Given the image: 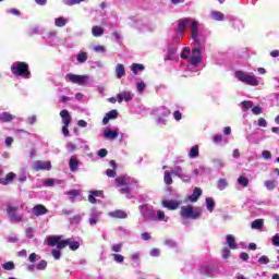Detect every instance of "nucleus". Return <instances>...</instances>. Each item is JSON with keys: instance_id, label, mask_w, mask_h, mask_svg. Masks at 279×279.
Masks as SVG:
<instances>
[{"instance_id": "nucleus-1", "label": "nucleus", "mask_w": 279, "mask_h": 279, "mask_svg": "<svg viewBox=\"0 0 279 279\" xmlns=\"http://www.w3.org/2000/svg\"><path fill=\"white\" fill-rule=\"evenodd\" d=\"M189 24L192 33V40H194L195 45H199V24H197V21H191L189 17L180 19L178 22V33L182 34L183 32H186V25Z\"/></svg>"}, {"instance_id": "nucleus-2", "label": "nucleus", "mask_w": 279, "mask_h": 279, "mask_svg": "<svg viewBox=\"0 0 279 279\" xmlns=\"http://www.w3.org/2000/svg\"><path fill=\"white\" fill-rule=\"evenodd\" d=\"M11 73L15 77H23L24 80H28L29 75H32V72L29 71V64L23 61L14 62L11 65Z\"/></svg>"}, {"instance_id": "nucleus-3", "label": "nucleus", "mask_w": 279, "mask_h": 279, "mask_svg": "<svg viewBox=\"0 0 279 279\" xmlns=\"http://www.w3.org/2000/svg\"><path fill=\"white\" fill-rule=\"evenodd\" d=\"M180 217H182V219H199V217H202V209L191 205L182 206L180 210Z\"/></svg>"}, {"instance_id": "nucleus-4", "label": "nucleus", "mask_w": 279, "mask_h": 279, "mask_svg": "<svg viewBox=\"0 0 279 279\" xmlns=\"http://www.w3.org/2000/svg\"><path fill=\"white\" fill-rule=\"evenodd\" d=\"M235 77L239 78L243 84H247L248 86H258V78L252 74H247L243 71H236Z\"/></svg>"}, {"instance_id": "nucleus-5", "label": "nucleus", "mask_w": 279, "mask_h": 279, "mask_svg": "<svg viewBox=\"0 0 279 279\" xmlns=\"http://www.w3.org/2000/svg\"><path fill=\"white\" fill-rule=\"evenodd\" d=\"M60 117L63 121L62 134L63 136H70L69 125H71L73 118L71 117V113H69V110L66 109H63L60 111Z\"/></svg>"}, {"instance_id": "nucleus-6", "label": "nucleus", "mask_w": 279, "mask_h": 279, "mask_svg": "<svg viewBox=\"0 0 279 279\" xmlns=\"http://www.w3.org/2000/svg\"><path fill=\"white\" fill-rule=\"evenodd\" d=\"M202 41H199V45H197L196 48L192 49V56L189 59V63L192 64V66H197L199 62H202Z\"/></svg>"}, {"instance_id": "nucleus-7", "label": "nucleus", "mask_w": 279, "mask_h": 279, "mask_svg": "<svg viewBox=\"0 0 279 279\" xmlns=\"http://www.w3.org/2000/svg\"><path fill=\"white\" fill-rule=\"evenodd\" d=\"M7 215H9V219L12 223H20V221H23V216L19 214V207L16 206H9L7 208Z\"/></svg>"}, {"instance_id": "nucleus-8", "label": "nucleus", "mask_w": 279, "mask_h": 279, "mask_svg": "<svg viewBox=\"0 0 279 279\" xmlns=\"http://www.w3.org/2000/svg\"><path fill=\"white\" fill-rule=\"evenodd\" d=\"M65 80H69L72 84H77L78 86H84L86 84L88 76L69 73L65 75Z\"/></svg>"}, {"instance_id": "nucleus-9", "label": "nucleus", "mask_w": 279, "mask_h": 279, "mask_svg": "<svg viewBox=\"0 0 279 279\" xmlns=\"http://www.w3.org/2000/svg\"><path fill=\"white\" fill-rule=\"evenodd\" d=\"M161 206L163 208H167L168 210H178V208L182 206V199H175V201L162 199Z\"/></svg>"}, {"instance_id": "nucleus-10", "label": "nucleus", "mask_w": 279, "mask_h": 279, "mask_svg": "<svg viewBox=\"0 0 279 279\" xmlns=\"http://www.w3.org/2000/svg\"><path fill=\"white\" fill-rule=\"evenodd\" d=\"M34 171H51V161L37 160L33 166Z\"/></svg>"}, {"instance_id": "nucleus-11", "label": "nucleus", "mask_w": 279, "mask_h": 279, "mask_svg": "<svg viewBox=\"0 0 279 279\" xmlns=\"http://www.w3.org/2000/svg\"><path fill=\"white\" fill-rule=\"evenodd\" d=\"M47 213H49V209H47V207H45V205L43 204H38L33 207V214L35 215V217L47 215Z\"/></svg>"}, {"instance_id": "nucleus-12", "label": "nucleus", "mask_w": 279, "mask_h": 279, "mask_svg": "<svg viewBox=\"0 0 279 279\" xmlns=\"http://www.w3.org/2000/svg\"><path fill=\"white\" fill-rule=\"evenodd\" d=\"M118 118H119V111H117V109H113V110L109 111L108 113H106V116L102 119V124L108 125V123L112 119H118Z\"/></svg>"}, {"instance_id": "nucleus-13", "label": "nucleus", "mask_w": 279, "mask_h": 279, "mask_svg": "<svg viewBox=\"0 0 279 279\" xmlns=\"http://www.w3.org/2000/svg\"><path fill=\"white\" fill-rule=\"evenodd\" d=\"M109 217H111V219H128V213L122 209H116L109 213Z\"/></svg>"}, {"instance_id": "nucleus-14", "label": "nucleus", "mask_w": 279, "mask_h": 279, "mask_svg": "<svg viewBox=\"0 0 279 279\" xmlns=\"http://www.w3.org/2000/svg\"><path fill=\"white\" fill-rule=\"evenodd\" d=\"M170 169H171L173 175H177V178H180L181 180H184V178H187V182L191 181V178H189V175H184L182 167L174 166L173 168H170Z\"/></svg>"}, {"instance_id": "nucleus-15", "label": "nucleus", "mask_w": 279, "mask_h": 279, "mask_svg": "<svg viewBox=\"0 0 279 279\" xmlns=\"http://www.w3.org/2000/svg\"><path fill=\"white\" fill-rule=\"evenodd\" d=\"M118 104H123V101H132V92H123L117 95Z\"/></svg>"}, {"instance_id": "nucleus-16", "label": "nucleus", "mask_w": 279, "mask_h": 279, "mask_svg": "<svg viewBox=\"0 0 279 279\" xmlns=\"http://www.w3.org/2000/svg\"><path fill=\"white\" fill-rule=\"evenodd\" d=\"M14 178H16V173L9 172L4 178L0 179V184H3V186H8V184H12Z\"/></svg>"}, {"instance_id": "nucleus-17", "label": "nucleus", "mask_w": 279, "mask_h": 279, "mask_svg": "<svg viewBox=\"0 0 279 279\" xmlns=\"http://www.w3.org/2000/svg\"><path fill=\"white\" fill-rule=\"evenodd\" d=\"M199 197H202V189L201 187H195L193 190L192 195H190L187 197V201L192 202V203H195V202H197V199H199Z\"/></svg>"}, {"instance_id": "nucleus-18", "label": "nucleus", "mask_w": 279, "mask_h": 279, "mask_svg": "<svg viewBox=\"0 0 279 279\" xmlns=\"http://www.w3.org/2000/svg\"><path fill=\"white\" fill-rule=\"evenodd\" d=\"M116 77L117 80H121V77H125V65L122 63H118L116 65Z\"/></svg>"}, {"instance_id": "nucleus-19", "label": "nucleus", "mask_w": 279, "mask_h": 279, "mask_svg": "<svg viewBox=\"0 0 279 279\" xmlns=\"http://www.w3.org/2000/svg\"><path fill=\"white\" fill-rule=\"evenodd\" d=\"M14 118H15V116L8 111H4L0 114L1 123H10V121H14Z\"/></svg>"}, {"instance_id": "nucleus-20", "label": "nucleus", "mask_w": 279, "mask_h": 279, "mask_svg": "<svg viewBox=\"0 0 279 279\" xmlns=\"http://www.w3.org/2000/svg\"><path fill=\"white\" fill-rule=\"evenodd\" d=\"M70 171L75 172L77 171V168L80 167V160H77V157L72 156L69 161Z\"/></svg>"}, {"instance_id": "nucleus-21", "label": "nucleus", "mask_w": 279, "mask_h": 279, "mask_svg": "<svg viewBox=\"0 0 279 279\" xmlns=\"http://www.w3.org/2000/svg\"><path fill=\"white\" fill-rule=\"evenodd\" d=\"M227 245L229 246V250H236V239L232 234H228L226 236Z\"/></svg>"}, {"instance_id": "nucleus-22", "label": "nucleus", "mask_w": 279, "mask_h": 279, "mask_svg": "<svg viewBox=\"0 0 279 279\" xmlns=\"http://www.w3.org/2000/svg\"><path fill=\"white\" fill-rule=\"evenodd\" d=\"M105 138H110L111 141H114V138H119V133L117 131H112L111 129H107L104 132Z\"/></svg>"}, {"instance_id": "nucleus-23", "label": "nucleus", "mask_w": 279, "mask_h": 279, "mask_svg": "<svg viewBox=\"0 0 279 279\" xmlns=\"http://www.w3.org/2000/svg\"><path fill=\"white\" fill-rule=\"evenodd\" d=\"M264 226H265V220H263V219H256V220H254V221L252 222L251 228H252L253 230H263Z\"/></svg>"}, {"instance_id": "nucleus-24", "label": "nucleus", "mask_w": 279, "mask_h": 279, "mask_svg": "<svg viewBox=\"0 0 279 279\" xmlns=\"http://www.w3.org/2000/svg\"><path fill=\"white\" fill-rule=\"evenodd\" d=\"M131 71H133V75H138V71H145V65L141 63H133L131 65Z\"/></svg>"}, {"instance_id": "nucleus-25", "label": "nucleus", "mask_w": 279, "mask_h": 279, "mask_svg": "<svg viewBox=\"0 0 279 279\" xmlns=\"http://www.w3.org/2000/svg\"><path fill=\"white\" fill-rule=\"evenodd\" d=\"M92 34L95 38H99V36H104V28L101 26H93Z\"/></svg>"}, {"instance_id": "nucleus-26", "label": "nucleus", "mask_w": 279, "mask_h": 279, "mask_svg": "<svg viewBox=\"0 0 279 279\" xmlns=\"http://www.w3.org/2000/svg\"><path fill=\"white\" fill-rule=\"evenodd\" d=\"M211 19L214 21H223L226 19V15L221 11H211Z\"/></svg>"}, {"instance_id": "nucleus-27", "label": "nucleus", "mask_w": 279, "mask_h": 279, "mask_svg": "<svg viewBox=\"0 0 279 279\" xmlns=\"http://www.w3.org/2000/svg\"><path fill=\"white\" fill-rule=\"evenodd\" d=\"M60 235L51 236L48 239V245H50V247H56V245L58 246V243H60Z\"/></svg>"}, {"instance_id": "nucleus-28", "label": "nucleus", "mask_w": 279, "mask_h": 279, "mask_svg": "<svg viewBox=\"0 0 279 279\" xmlns=\"http://www.w3.org/2000/svg\"><path fill=\"white\" fill-rule=\"evenodd\" d=\"M238 184H240V186H243L244 189H247V186H250V179L241 175L238 179Z\"/></svg>"}, {"instance_id": "nucleus-29", "label": "nucleus", "mask_w": 279, "mask_h": 279, "mask_svg": "<svg viewBox=\"0 0 279 279\" xmlns=\"http://www.w3.org/2000/svg\"><path fill=\"white\" fill-rule=\"evenodd\" d=\"M241 108L245 112L246 110L254 108V102L252 100H244L241 102Z\"/></svg>"}, {"instance_id": "nucleus-30", "label": "nucleus", "mask_w": 279, "mask_h": 279, "mask_svg": "<svg viewBox=\"0 0 279 279\" xmlns=\"http://www.w3.org/2000/svg\"><path fill=\"white\" fill-rule=\"evenodd\" d=\"M163 182L165 184H167L168 186L173 184V178L171 177V172L166 171L163 174Z\"/></svg>"}, {"instance_id": "nucleus-31", "label": "nucleus", "mask_w": 279, "mask_h": 279, "mask_svg": "<svg viewBox=\"0 0 279 279\" xmlns=\"http://www.w3.org/2000/svg\"><path fill=\"white\" fill-rule=\"evenodd\" d=\"M190 158H197L199 156V146L195 145L190 149Z\"/></svg>"}, {"instance_id": "nucleus-32", "label": "nucleus", "mask_w": 279, "mask_h": 279, "mask_svg": "<svg viewBox=\"0 0 279 279\" xmlns=\"http://www.w3.org/2000/svg\"><path fill=\"white\" fill-rule=\"evenodd\" d=\"M276 185H277L276 180H267V181H265V183H264V186H266V189H267L268 191H274V189H276Z\"/></svg>"}, {"instance_id": "nucleus-33", "label": "nucleus", "mask_w": 279, "mask_h": 279, "mask_svg": "<svg viewBox=\"0 0 279 279\" xmlns=\"http://www.w3.org/2000/svg\"><path fill=\"white\" fill-rule=\"evenodd\" d=\"M206 206H207V210L209 213H213V210H215V199L207 197L206 198Z\"/></svg>"}, {"instance_id": "nucleus-34", "label": "nucleus", "mask_w": 279, "mask_h": 279, "mask_svg": "<svg viewBox=\"0 0 279 279\" xmlns=\"http://www.w3.org/2000/svg\"><path fill=\"white\" fill-rule=\"evenodd\" d=\"M76 60L81 64H84V62H86V60H88V53H86V52L78 53L77 57H76Z\"/></svg>"}, {"instance_id": "nucleus-35", "label": "nucleus", "mask_w": 279, "mask_h": 279, "mask_svg": "<svg viewBox=\"0 0 279 279\" xmlns=\"http://www.w3.org/2000/svg\"><path fill=\"white\" fill-rule=\"evenodd\" d=\"M71 243V239H65V240H59V243L57 245L58 250H64Z\"/></svg>"}, {"instance_id": "nucleus-36", "label": "nucleus", "mask_w": 279, "mask_h": 279, "mask_svg": "<svg viewBox=\"0 0 279 279\" xmlns=\"http://www.w3.org/2000/svg\"><path fill=\"white\" fill-rule=\"evenodd\" d=\"M177 52H178V48L175 47L168 48L167 60H172Z\"/></svg>"}, {"instance_id": "nucleus-37", "label": "nucleus", "mask_w": 279, "mask_h": 279, "mask_svg": "<svg viewBox=\"0 0 279 279\" xmlns=\"http://www.w3.org/2000/svg\"><path fill=\"white\" fill-rule=\"evenodd\" d=\"M227 186H228V181L226 179H219L217 184V187L219 189V191L226 190Z\"/></svg>"}, {"instance_id": "nucleus-38", "label": "nucleus", "mask_w": 279, "mask_h": 279, "mask_svg": "<svg viewBox=\"0 0 279 279\" xmlns=\"http://www.w3.org/2000/svg\"><path fill=\"white\" fill-rule=\"evenodd\" d=\"M2 268L5 270V271H12L14 270V262H7L2 265Z\"/></svg>"}, {"instance_id": "nucleus-39", "label": "nucleus", "mask_w": 279, "mask_h": 279, "mask_svg": "<svg viewBox=\"0 0 279 279\" xmlns=\"http://www.w3.org/2000/svg\"><path fill=\"white\" fill-rule=\"evenodd\" d=\"M68 245L72 252L80 250V242H77V241H73V242L70 241V243Z\"/></svg>"}, {"instance_id": "nucleus-40", "label": "nucleus", "mask_w": 279, "mask_h": 279, "mask_svg": "<svg viewBox=\"0 0 279 279\" xmlns=\"http://www.w3.org/2000/svg\"><path fill=\"white\" fill-rule=\"evenodd\" d=\"M36 268L38 269V271H44V269H47V260L41 259V260L37 264Z\"/></svg>"}, {"instance_id": "nucleus-41", "label": "nucleus", "mask_w": 279, "mask_h": 279, "mask_svg": "<svg viewBox=\"0 0 279 279\" xmlns=\"http://www.w3.org/2000/svg\"><path fill=\"white\" fill-rule=\"evenodd\" d=\"M54 25L57 27H64V25H66V20L64 17H59L56 20Z\"/></svg>"}, {"instance_id": "nucleus-42", "label": "nucleus", "mask_w": 279, "mask_h": 279, "mask_svg": "<svg viewBox=\"0 0 279 279\" xmlns=\"http://www.w3.org/2000/svg\"><path fill=\"white\" fill-rule=\"evenodd\" d=\"M51 254H52V256L56 260H60V258L62 256V253L60 252V248H53Z\"/></svg>"}, {"instance_id": "nucleus-43", "label": "nucleus", "mask_w": 279, "mask_h": 279, "mask_svg": "<svg viewBox=\"0 0 279 279\" xmlns=\"http://www.w3.org/2000/svg\"><path fill=\"white\" fill-rule=\"evenodd\" d=\"M123 250V244H122V242L121 243H118V244H113L112 246H111V251L112 252H116V253H119V252H121Z\"/></svg>"}, {"instance_id": "nucleus-44", "label": "nucleus", "mask_w": 279, "mask_h": 279, "mask_svg": "<svg viewBox=\"0 0 279 279\" xmlns=\"http://www.w3.org/2000/svg\"><path fill=\"white\" fill-rule=\"evenodd\" d=\"M189 53H191V48H183L181 52L182 60H189Z\"/></svg>"}, {"instance_id": "nucleus-45", "label": "nucleus", "mask_w": 279, "mask_h": 279, "mask_svg": "<svg viewBox=\"0 0 279 279\" xmlns=\"http://www.w3.org/2000/svg\"><path fill=\"white\" fill-rule=\"evenodd\" d=\"M84 1L85 0H64V4L65 5H77Z\"/></svg>"}, {"instance_id": "nucleus-46", "label": "nucleus", "mask_w": 279, "mask_h": 279, "mask_svg": "<svg viewBox=\"0 0 279 279\" xmlns=\"http://www.w3.org/2000/svg\"><path fill=\"white\" fill-rule=\"evenodd\" d=\"M259 265H269V257L267 255H263L258 259Z\"/></svg>"}, {"instance_id": "nucleus-47", "label": "nucleus", "mask_w": 279, "mask_h": 279, "mask_svg": "<svg viewBox=\"0 0 279 279\" xmlns=\"http://www.w3.org/2000/svg\"><path fill=\"white\" fill-rule=\"evenodd\" d=\"M116 183L118 184V186H125V177L116 178Z\"/></svg>"}, {"instance_id": "nucleus-48", "label": "nucleus", "mask_w": 279, "mask_h": 279, "mask_svg": "<svg viewBox=\"0 0 279 279\" xmlns=\"http://www.w3.org/2000/svg\"><path fill=\"white\" fill-rule=\"evenodd\" d=\"M112 256H113V260H116V263H123V260H125V258L121 254H112Z\"/></svg>"}, {"instance_id": "nucleus-49", "label": "nucleus", "mask_w": 279, "mask_h": 279, "mask_svg": "<svg viewBox=\"0 0 279 279\" xmlns=\"http://www.w3.org/2000/svg\"><path fill=\"white\" fill-rule=\"evenodd\" d=\"M121 193L123 195H126V197L130 199L132 191L130 190V187L125 186L121 189Z\"/></svg>"}, {"instance_id": "nucleus-50", "label": "nucleus", "mask_w": 279, "mask_h": 279, "mask_svg": "<svg viewBox=\"0 0 279 279\" xmlns=\"http://www.w3.org/2000/svg\"><path fill=\"white\" fill-rule=\"evenodd\" d=\"M106 175H107L108 178H117V171H116V170H112V169H107Z\"/></svg>"}, {"instance_id": "nucleus-51", "label": "nucleus", "mask_w": 279, "mask_h": 279, "mask_svg": "<svg viewBox=\"0 0 279 279\" xmlns=\"http://www.w3.org/2000/svg\"><path fill=\"white\" fill-rule=\"evenodd\" d=\"M272 245H275V247H279V234L276 233L274 236H272Z\"/></svg>"}, {"instance_id": "nucleus-52", "label": "nucleus", "mask_w": 279, "mask_h": 279, "mask_svg": "<svg viewBox=\"0 0 279 279\" xmlns=\"http://www.w3.org/2000/svg\"><path fill=\"white\" fill-rule=\"evenodd\" d=\"M146 86L147 85L145 84V82L137 83V92L143 93L145 90Z\"/></svg>"}, {"instance_id": "nucleus-53", "label": "nucleus", "mask_w": 279, "mask_h": 279, "mask_svg": "<svg viewBox=\"0 0 279 279\" xmlns=\"http://www.w3.org/2000/svg\"><path fill=\"white\" fill-rule=\"evenodd\" d=\"M8 242L9 243H17L19 238L16 236V234H11V235L8 236Z\"/></svg>"}, {"instance_id": "nucleus-54", "label": "nucleus", "mask_w": 279, "mask_h": 279, "mask_svg": "<svg viewBox=\"0 0 279 279\" xmlns=\"http://www.w3.org/2000/svg\"><path fill=\"white\" fill-rule=\"evenodd\" d=\"M252 112L253 114H262L263 113V108H260V106H256L252 108Z\"/></svg>"}, {"instance_id": "nucleus-55", "label": "nucleus", "mask_w": 279, "mask_h": 279, "mask_svg": "<svg viewBox=\"0 0 279 279\" xmlns=\"http://www.w3.org/2000/svg\"><path fill=\"white\" fill-rule=\"evenodd\" d=\"M99 158H106L108 156V150L106 148H101L98 150Z\"/></svg>"}, {"instance_id": "nucleus-56", "label": "nucleus", "mask_w": 279, "mask_h": 279, "mask_svg": "<svg viewBox=\"0 0 279 279\" xmlns=\"http://www.w3.org/2000/svg\"><path fill=\"white\" fill-rule=\"evenodd\" d=\"M257 125H259V128H267V120H265V118H259Z\"/></svg>"}, {"instance_id": "nucleus-57", "label": "nucleus", "mask_w": 279, "mask_h": 279, "mask_svg": "<svg viewBox=\"0 0 279 279\" xmlns=\"http://www.w3.org/2000/svg\"><path fill=\"white\" fill-rule=\"evenodd\" d=\"M94 51H96L97 53H104V52H106V47L105 46H95Z\"/></svg>"}, {"instance_id": "nucleus-58", "label": "nucleus", "mask_w": 279, "mask_h": 279, "mask_svg": "<svg viewBox=\"0 0 279 279\" xmlns=\"http://www.w3.org/2000/svg\"><path fill=\"white\" fill-rule=\"evenodd\" d=\"M222 258H230V248L228 247L222 248Z\"/></svg>"}, {"instance_id": "nucleus-59", "label": "nucleus", "mask_w": 279, "mask_h": 279, "mask_svg": "<svg viewBox=\"0 0 279 279\" xmlns=\"http://www.w3.org/2000/svg\"><path fill=\"white\" fill-rule=\"evenodd\" d=\"M214 143H221L223 141V136L221 134H216L213 136Z\"/></svg>"}, {"instance_id": "nucleus-60", "label": "nucleus", "mask_w": 279, "mask_h": 279, "mask_svg": "<svg viewBox=\"0 0 279 279\" xmlns=\"http://www.w3.org/2000/svg\"><path fill=\"white\" fill-rule=\"evenodd\" d=\"M262 156H263V158H264L265 160H270V158H271V151H269V150H264V151L262 153Z\"/></svg>"}, {"instance_id": "nucleus-61", "label": "nucleus", "mask_w": 279, "mask_h": 279, "mask_svg": "<svg viewBox=\"0 0 279 279\" xmlns=\"http://www.w3.org/2000/svg\"><path fill=\"white\" fill-rule=\"evenodd\" d=\"M173 117L175 121H182V112H180V110L174 111Z\"/></svg>"}, {"instance_id": "nucleus-62", "label": "nucleus", "mask_w": 279, "mask_h": 279, "mask_svg": "<svg viewBox=\"0 0 279 279\" xmlns=\"http://www.w3.org/2000/svg\"><path fill=\"white\" fill-rule=\"evenodd\" d=\"M157 218L159 221H165V211L158 210L157 211Z\"/></svg>"}, {"instance_id": "nucleus-63", "label": "nucleus", "mask_w": 279, "mask_h": 279, "mask_svg": "<svg viewBox=\"0 0 279 279\" xmlns=\"http://www.w3.org/2000/svg\"><path fill=\"white\" fill-rule=\"evenodd\" d=\"M150 256H153V257H158V256H160V251H159L158 248H153V250L150 251Z\"/></svg>"}, {"instance_id": "nucleus-64", "label": "nucleus", "mask_w": 279, "mask_h": 279, "mask_svg": "<svg viewBox=\"0 0 279 279\" xmlns=\"http://www.w3.org/2000/svg\"><path fill=\"white\" fill-rule=\"evenodd\" d=\"M97 223H99V220L97 219L96 216L89 218V225L90 226H97Z\"/></svg>"}]
</instances>
